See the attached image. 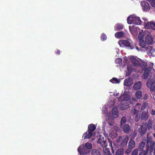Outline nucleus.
I'll list each match as a JSON object with an SVG mask.
<instances>
[{
	"mask_svg": "<svg viewBox=\"0 0 155 155\" xmlns=\"http://www.w3.org/2000/svg\"><path fill=\"white\" fill-rule=\"evenodd\" d=\"M129 137L127 136H120L117 139L116 141L118 143H121V146L123 147L127 145Z\"/></svg>",
	"mask_w": 155,
	"mask_h": 155,
	"instance_id": "obj_4",
	"label": "nucleus"
},
{
	"mask_svg": "<svg viewBox=\"0 0 155 155\" xmlns=\"http://www.w3.org/2000/svg\"><path fill=\"white\" fill-rule=\"evenodd\" d=\"M124 35V33L123 31H119L116 33L115 35L116 38H118L122 37Z\"/></svg>",
	"mask_w": 155,
	"mask_h": 155,
	"instance_id": "obj_29",
	"label": "nucleus"
},
{
	"mask_svg": "<svg viewBox=\"0 0 155 155\" xmlns=\"http://www.w3.org/2000/svg\"><path fill=\"white\" fill-rule=\"evenodd\" d=\"M151 4L152 7H155V0H153Z\"/></svg>",
	"mask_w": 155,
	"mask_h": 155,
	"instance_id": "obj_44",
	"label": "nucleus"
},
{
	"mask_svg": "<svg viewBox=\"0 0 155 155\" xmlns=\"http://www.w3.org/2000/svg\"><path fill=\"white\" fill-rule=\"evenodd\" d=\"M134 133L135 134V135H136L137 134V132L136 131H135Z\"/></svg>",
	"mask_w": 155,
	"mask_h": 155,
	"instance_id": "obj_53",
	"label": "nucleus"
},
{
	"mask_svg": "<svg viewBox=\"0 0 155 155\" xmlns=\"http://www.w3.org/2000/svg\"><path fill=\"white\" fill-rule=\"evenodd\" d=\"M111 136L113 138L116 137L117 136V133L116 131L112 132L111 134Z\"/></svg>",
	"mask_w": 155,
	"mask_h": 155,
	"instance_id": "obj_38",
	"label": "nucleus"
},
{
	"mask_svg": "<svg viewBox=\"0 0 155 155\" xmlns=\"http://www.w3.org/2000/svg\"><path fill=\"white\" fill-rule=\"evenodd\" d=\"M140 118V116L136 114L135 118V120L136 121H138L139 119Z\"/></svg>",
	"mask_w": 155,
	"mask_h": 155,
	"instance_id": "obj_43",
	"label": "nucleus"
},
{
	"mask_svg": "<svg viewBox=\"0 0 155 155\" xmlns=\"http://www.w3.org/2000/svg\"><path fill=\"white\" fill-rule=\"evenodd\" d=\"M84 147H85V148L87 149L88 150L91 149L92 148V145L91 143H86L85 145H83Z\"/></svg>",
	"mask_w": 155,
	"mask_h": 155,
	"instance_id": "obj_33",
	"label": "nucleus"
},
{
	"mask_svg": "<svg viewBox=\"0 0 155 155\" xmlns=\"http://www.w3.org/2000/svg\"><path fill=\"white\" fill-rule=\"evenodd\" d=\"M138 149H134L132 152L131 155H137L138 154Z\"/></svg>",
	"mask_w": 155,
	"mask_h": 155,
	"instance_id": "obj_36",
	"label": "nucleus"
},
{
	"mask_svg": "<svg viewBox=\"0 0 155 155\" xmlns=\"http://www.w3.org/2000/svg\"><path fill=\"white\" fill-rule=\"evenodd\" d=\"M127 121L126 118L125 117H123L120 120V125L121 127L125 124Z\"/></svg>",
	"mask_w": 155,
	"mask_h": 155,
	"instance_id": "obj_32",
	"label": "nucleus"
},
{
	"mask_svg": "<svg viewBox=\"0 0 155 155\" xmlns=\"http://www.w3.org/2000/svg\"><path fill=\"white\" fill-rule=\"evenodd\" d=\"M153 128L155 130V124L153 126Z\"/></svg>",
	"mask_w": 155,
	"mask_h": 155,
	"instance_id": "obj_50",
	"label": "nucleus"
},
{
	"mask_svg": "<svg viewBox=\"0 0 155 155\" xmlns=\"http://www.w3.org/2000/svg\"><path fill=\"white\" fill-rule=\"evenodd\" d=\"M141 118L143 119H147L148 118V116L147 114L145 113L143 114V113H142L141 115Z\"/></svg>",
	"mask_w": 155,
	"mask_h": 155,
	"instance_id": "obj_37",
	"label": "nucleus"
},
{
	"mask_svg": "<svg viewBox=\"0 0 155 155\" xmlns=\"http://www.w3.org/2000/svg\"><path fill=\"white\" fill-rule=\"evenodd\" d=\"M140 5L143 11H148L150 10L149 5L147 2L142 1L141 2Z\"/></svg>",
	"mask_w": 155,
	"mask_h": 155,
	"instance_id": "obj_9",
	"label": "nucleus"
},
{
	"mask_svg": "<svg viewBox=\"0 0 155 155\" xmlns=\"http://www.w3.org/2000/svg\"><path fill=\"white\" fill-rule=\"evenodd\" d=\"M149 151V149L146 148V150H141L138 155H147Z\"/></svg>",
	"mask_w": 155,
	"mask_h": 155,
	"instance_id": "obj_28",
	"label": "nucleus"
},
{
	"mask_svg": "<svg viewBox=\"0 0 155 155\" xmlns=\"http://www.w3.org/2000/svg\"><path fill=\"white\" fill-rule=\"evenodd\" d=\"M96 128V127L93 124H91L88 125V131L93 133L94 132Z\"/></svg>",
	"mask_w": 155,
	"mask_h": 155,
	"instance_id": "obj_20",
	"label": "nucleus"
},
{
	"mask_svg": "<svg viewBox=\"0 0 155 155\" xmlns=\"http://www.w3.org/2000/svg\"><path fill=\"white\" fill-rule=\"evenodd\" d=\"M132 149L130 148V147H128L126 149L125 151V152L126 154H129L132 151Z\"/></svg>",
	"mask_w": 155,
	"mask_h": 155,
	"instance_id": "obj_40",
	"label": "nucleus"
},
{
	"mask_svg": "<svg viewBox=\"0 0 155 155\" xmlns=\"http://www.w3.org/2000/svg\"><path fill=\"white\" fill-rule=\"evenodd\" d=\"M154 145L155 142L153 140L152 137L149 136L148 134H147L146 147L147 148L149 149L150 153L151 155H152L151 153L153 152Z\"/></svg>",
	"mask_w": 155,
	"mask_h": 155,
	"instance_id": "obj_2",
	"label": "nucleus"
},
{
	"mask_svg": "<svg viewBox=\"0 0 155 155\" xmlns=\"http://www.w3.org/2000/svg\"><path fill=\"white\" fill-rule=\"evenodd\" d=\"M135 95L137 99H140L142 97V93L140 91H137L135 93Z\"/></svg>",
	"mask_w": 155,
	"mask_h": 155,
	"instance_id": "obj_24",
	"label": "nucleus"
},
{
	"mask_svg": "<svg viewBox=\"0 0 155 155\" xmlns=\"http://www.w3.org/2000/svg\"><path fill=\"white\" fill-rule=\"evenodd\" d=\"M124 153V149H118L116 152V155H123Z\"/></svg>",
	"mask_w": 155,
	"mask_h": 155,
	"instance_id": "obj_34",
	"label": "nucleus"
},
{
	"mask_svg": "<svg viewBox=\"0 0 155 155\" xmlns=\"http://www.w3.org/2000/svg\"><path fill=\"white\" fill-rule=\"evenodd\" d=\"M129 74H128V75H127V76H129Z\"/></svg>",
	"mask_w": 155,
	"mask_h": 155,
	"instance_id": "obj_58",
	"label": "nucleus"
},
{
	"mask_svg": "<svg viewBox=\"0 0 155 155\" xmlns=\"http://www.w3.org/2000/svg\"><path fill=\"white\" fill-rule=\"evenodd\" d=\"M138 132L141 136H143L147 132V125H141L140 127L139 128Z\"/></svg>",
	"mask_w": 155,
	"mask_h": 155,
	"instance_id": "obj_8",
	"label": "nucleus"
},
{
	"mask_svg": "<svg viewBox=\"0 0 155 155\" xmlns=\"http://www.w3.org/2000/svg\"><path fill=\"white\" fill-rule=\"evenodd\" d=\"M122 44L124 46L129 48V49H134L135 47V46H133V44H131L130 43L129 41L127 40H123L122 41Z\"/></svg>",
	"mask_w": 155,
	"mask_h": 155,
	"instance_id": "obj_11",
	"label": "nucleus"
},
{
	"mask_svg": "<svg viewBox=\"0 0 155 155\" xmlns=\"http://www.w3.org/2000/svg\"><path fill=\"white\" fill-rule=\"evenodd\" d=\"M153 155H155V147H154V150Z\"/></svg>",
	"mask_w": 155,
	"mask_h": 155,
	"instance_id": "obj_51",
	"label": "nucleus"
},
{
	"mask_svg": "<svg viewBox=\"0 0 155 155\" xmlns=\"http://www.w3.org/2000/svg\"><path fill=\"white\" fill-rule=\"evenodd\" d=\"M108 123L109 124V125L110 126H113V124H114V123H113H113H111V122H110L109 121H108Z\"/></svg>",
	"mask_w": 155,
	"mask_h": 155,
	"instance_id": "obj_46",
	"label": "nucleus"
},
{
	"mask_svg": "<svg viewBox=\"0 0 155 155\" xmlns=\"http://www.w3.org/2000/svg\"><path fill=\"white\" fill-rule=\"evenodd\" d=\"M78 150L79 153L82 154H86L88 153L90 151V150L85 148L83 145H81L78 147Z\"/></svg>",
	"mask_w": 155,
	"mask_h": 155,
	"instance_id": "obj_6",
	"label": "nucleus"
},
{
	"mask_svg": "<svg viewBox=\"0 0 155 155\" xmlns=\"http://www.w3.org/2000/svg\"><path fill=\"white\" fill-rule=\"evenodd\" d=\"M129 107V105L127 102H125L121 104L120 106V108L121 110H125L127 109Z\"/></svg>",
	"mask_w": 155,
	"mask_h": 155,
	"instance_id": "obj_19",
	"label": "nucleus"
},
{
	"mask_svg": "<svg viewBox=\"0 0 155 155\" xmlns=\"http://www.w3.org/2000/svg\"><path fill=\"white\" fill-rule=\"evenodd\" d=\"M104 135H105V138H107V134H104Z\"/></svg>",
	"mask_w": 155,
	"mask_h": 155,
	"instance_id": "obj_49",
	"label": "nucleus"
},
{
	"mask_svg": "<svg viewBox=\"0 0 155 155\" xmlns=\"http://www.w3.org/2000/svg\"><path fill=\"white\" fill-rule=\"evenodd\" d=\"M148 95L147 94H145L143 95V99L144 100H147L148 98Z\"/></svg>",
	"mask_w": 155,
	"mask_h": 155,
	"instance_id": "obj_42",
	"label": "nucleus"
},
{
	"mask_svg": "<svg viewBox=\"0 0 155 155\" xmlns=\"http://www.w3.org/2000/svg\"><path fill=\"white\" fill-rule=\"evenodd\" d=\"M139 45L143 49L142 50L144 51H147V50H149V51L152 48V47L151 46L147 45L145 43L144 41L143 40H140Z\"/></svg>",
	"mask_w": 155,
	"mask_h": 155,
	"instance_id": "obj_7",
	"label": "nucleus"
},
{
	"mask_svg": "<svg viewBox=\"0 0 155 155\" xmlns=\"http://www.w3.org/2000/svg\"><path fill=\"white\" fill-rule=\"evenodd\" d=\"M124 27L123 25L119 24H117L114 27V29L116 31H119L122 30Z\"/></svg>",
	"mask_w": 155,
	"mask_h": 155,
	"instance_id": "obj_25",
	"label": "nucleus"
},
{
	"mask_svg": "<svg viewBox=\"0 0 155 155\" xmlns=\"http://www.w3.org/2000/svg\"><path fill=\"white\" fill-rule=\"evenodd\" d=\"M122 129L124 132L125 133H128L131 131V127L127 124H124L122 127Z\"/></svg>",
	"mask_w": 155,
	"mask_h": 155,
	"instance_id": "obj_15",
	"label": "nucleus"
},
{
	"mask_svg": "<svg viewBox=\"0 0 155 155\" xmlns=\"http://www.w3.org/2000/svg\"><path fill=\"white\" fill-rule=\"evenodd\" d=\"M153 38L151 35H147L145 38V41L147 45H151L153 42Z\"/></svg>",
	"mask_w": 155,
	"mask_h": 155,
	"instance_id": "obj_14",
	"label": "nucleus"
},
{
	"mask_svg": "<svg viewBox=\"0 0 155 155\" xmlns=\"http://www.w3.org/2000/svg\"><path fill=\"white\" fill-rule=\"evenodd\" d=\"M132 99H133V100L134 101H136V99L135 98H133Z\"/></svg>",
	"mask_w": 155,
	"mask_h": 155,
	"instance_id": "obj_52",
	"label": "nucleus"
},
{
	"mask_svg": "<svg viewBox=\"0 0 155 155\" xmlns=\"http://www.w3.org/2000/svg\"><path fill=\"white\" fill-rule=\"evenodd\" d=\"M135 146V141L132 140H130L128 143V147H130V148L133 149Z\"/></svg>",
	"mask_w": 155,
	"mask_h": 155,
	"instance_id": "obj_23",
	"label": "nucleus"
},
{
	"mask_svg": "<svg viewBox=\"0 0 155 155\" xmlns=\"http://www.w3.org/2000/svg\"><path fill=\"white\" fill-rule=\"evenodd\" d=\"M61 51L59 50H58L57 53H56V54L57 55H59L60 54Z\"/></svg>",
	"mask_w": 155,
	"mask_h": 155,
	"instance_id": "obj_48",
	"label": "nucleus"
},
{
	"mask_svg": "<svg viewBox=\"0 0 155 155\" xmlns=\"http://www.w3.org/2000/svg\"><path fill=\"white\" fill-rule=\"evenodd\" d=\"M122 61V59L120 58H118L115 60V62L116 64H119Z\"/></svg>",
	"mask_w": 155,
	"mask_h": 155,
	"instance_id": "obj_39",
	"label": "nucleus"
},
{
	"mask_svg": "<svg viewBox=\"0 0 155 155\" xmlns=\"http://www.w3.org/2000/svg\"><path fill=\"white\" fill-rule=\"evenodd\" d=\"M112 114L113 116L116 118L118 116V111L117 107L116 106H114L112 110Z\"/></svg>",
	"mask_w": 155,
	"mask_h": 155,
	"instance_id": "obj_22",
	"label": "nucleus"
},
{
	"mask_svg": "<svg viewBox=\"0 0 155 155\" xmlns=\"http://www.w3.org/2000/svg\"><path fill=\"white\" fill-rule=\"evenodd\" d=\"M143 125H146L147 127V130L148 129V130H150L152 128V121L151 119H149L147 123H146V124Z\"/></svg>",
	"mask_w": 155,
	"mask_h": 155,
	"instance_id": "obj_21",
	"label": "nucleus"
},
{
	"mask_svg": "<svg viewBox=\"0 0 155 155\" xmlns=\"http://www.w3.org/2000/svg\"><path fill=\"white\" fill-rule=\"evenodd\" d=\"M93 134L91 132L89 131L86 132L83 134V136H84V139H86L90 138L92 137Z\"/></svg>",
	"mask_w": 155,
	"mask_h": 155,
	"instance_id": "obj_16",
	"label": "nucleus"
},
{
	"mask_svg": "<svg viewBox=\"0 0 155 155\" xmlns=\"http://www.w3.org/2000/svg\"><path fill=\"white\" fill-rule=\"evenodd\" d=\"M142 85V82L140 81H138L134 84L133 88L135 90H137L140 89Z\"/></svg>",
	"mask_w": 155,
	"mask_h": 155,
	"instance_id": "obj_18",
	"label": "nucleus"
},
{
	"mask_svg": "<svg viewBox=\"0 0 155 155\" xmlns=\"http://www.w3.org/2000/svg\"><path fill=\"white\" fill-rule=\"evenodd\" d=\"M107 139L109 141V139L108 138H104V137H101V135H99V137L98 139L97 142L99 144H100L101 146L103 148L106 147L107 145Z\"/></svg>",
	"mask_w": 155,
	"mask_h": 155,
	"instance_id": "obj_5",
	"label": "nucleus"
},
{
	"mask_svg": "<svg viewBox=\"0 0 155 155\" xmlns=\"http://www.w3.org/2000/svg\"><path fill=\"white\" fill-rule=\"evenodd\" d=\"M110 81L113 84H119L120 81L119 80H118L117 78H113L110 80Z\"/></svg>",
	"mask_w": 155,
	"mask_h": 155,
	"instance_id": "obj_31",
	"label": "nucleus"
},
{
	"mask_svg": "<svg viewBox=\"0 0 155 155\" xmlns=\"http://www.w3.org/2000/svg\"><path fill=\"white\" fill-rule=\"evenodd\" d=\"M133 46H135V48H136V49L138 50V51H139V48H138V47L137 46H136V45H135V44H134V45H133Z\"/></svg>",
	"mask_w": 155,
	"mask_h": 155,
	"instance_id": "obj_47",
	"label": "nucleus"
},
{
	"mask_svg": "<svg viewBox=\"0 0 155 155\" xmlns=\"http://www.w3.org/2000/svg\"><path fill=\"white\" fill-rule=\"evenodd\" d=\"M147 54H148V55H150V53H147Z\"/></svg>",
	"mask_w": 155,
	"mask_h": 155,
	"instance_id": "obj_56",
	"label": "nucleus"
},
{
	"mask_svg": "<svg viewBox=\"0 0 155 155\" xmlns=\"http://www.w3.org/2000/svg\"><path fill=\"white\" fill-rule=\"evenodd\" d=\"M91 153L92 155H101L100 151L97 149H93L91 152Z\"/></svg>",
	"mask_w": 155,
	"mask_h": 155,
	"instance_id": "obj_26",
	"label": "nucleus"
},
{
	"mask_svg": "<svg viewBox=\"0 0 155 155\" xmlns=\"http://www.w3.org/2000/svg\"><path fill=\"white\" fill-rule=\"evenodd\" d=\"M153 137L155 138V134L154 133L153 134Z\"/></svg>",
	"mask_w": 155,
	"mask_h": 155,
	"instance_id": "obj_54",
	"label": "nucleus"
},
{
	"mask_svg": "<svg viewBox=\"0 0 155 155\" xmlns=\"http://www.w3.org/2000/svg\"><path fill=\"white\" fill-rule=\"evenodd\" d=\"M124 86H129L132 84L130 80L129 79H126L124 81Z\"/></svg>",
	"mask_w": 155,
	"mask_h": 155,
	"instance_id": "obj_27",
	"label": "nucleus"
},
{
	"mask_svg": "<svg viewBox=\"0 0 155 155\" xmlns=\"http://www.w3.org/2000/svg\"><path fill=\"white\" fill-rule=\"evenodd\" d=\"M130 60L132 64L136 67L139 66L142 68H145L147 66V63L146 62L142 61L141 60H140V62L134 57H130Z\"/></svg>",
	"mask_w": 155,
	"mask_h": 155,
	"instance_id": "obj_1",
	"label": "nucleus"
},
{
	"mask_svg": "<svg viewBox=\"0 0 155 155\" xmlns=\"http://www.w3.org/2000/svg\"><path fill=\"white\" fill-rule=\"evenodd\" d=\"M130 31H131V30L130 28Z\"/></svg>",
	"mask_w": 155,
	"mask_h": 155,
	"instance_id": "obj_57",
	"label": "nucleus"
},
{
	"mask_svg": "<svg viewBox=\"0 0 155 155\" xmlns=\"http://www.w3.org/2000/svg\"><path fill=\"white\" fill-rule=\"evenodd\" d=\"M118 96V94H116V96Z\"/></svg>",
	"mask_w": 155,
	"mask_h": 155,
	"instance_id": "obj_55",
	"label": "nucleus"
},
{
	"mask_svg": "<svg viewBox=\"0 0 155 155\" xmlns=\"http://www.w3.org/2000/svg\"><path fill=\"white\" fill-rule=\"evenodd\" d=\"M150 113L152 115H155V110H153V109H152Z\"/></svg>",
	"mask_w": 155,
	"mask_h": 155,
	"instance_id": "obj_45",
	"label": "nucleus"
},
{
	"mask_svg": "<svg viewBox=\"0 0 155 155\" xmlns=\"http://www.w3.org/2000/svg\"><path fill=\"white\" fill-rule=\"evenodd\" d=\"M146 67L145 68H142L144 71V73L143 75V78L144 79H147L150 72V68H147Z\"/></svg>",
	"mask_w": 155,
	"mask_h": 155,
	"instance_id": "obj_12",
	"label": "nucleus"
},
{
	"mask_svg": "<svg viewBox=\"0 0 155 155\" xmlns=\"http://www.w3.org/2000/svg\"><path fill=\"white\" fill-rule=\"evenodd\" d=\"M103 151L104 155H112L108 148H105L104 149Z\"/></svg>",
	"mask_w": 155,
	"mask_h": 155,
	"instance_id": "obj_30",
	"label": "nucleus"
},
{
	"mask_svg": "<svg viewBox=\"0 0 155 155\" xmlns=\"http://www.w3.org/2000/svg\"><path fill=\"white\" fill-rule=\"evenodd\" d=\"M107 37L105 34L103 33L101 34V41H104L107 39Z\"/></svg>",
	"mask_w": 155,
	"mask_h": 155,
	"instance_id": "obj_35",
	"label": "nucleus"
},
{
	"mask_svg": "<svg viewBox=\"0 0 155 155\" xmlns=\"http://www.w3.org/2000/svg\"><path fill=\"white\" fill-rule=\"evenodd\" d=\"M147 106V105L146 104H145V103H143V105H142V106H141V109L142 110H144L145 109V108Z\"/></svg>",
	"mask_w": 155,
	"mask_h": 155,
	"instance_id": "obj_41",
	"label": "nucleus"
},
{
	"mask_svg": "<svg viewBox=\"0 0 155 155\" xmlns=\"http://www.w3.org/2000/svg\"><path fill=\"white\" fill-rule=\"evenodd\" d=\"M118 100L120 101H127L129 100L130 97L128 95L124 94L121 95L119 97L117 98Z\"/></svg>",
	"mask_w": 155,
	"mask_h": 155,
	"instance_id": "obj_13",
	"label": "nucleus"
},
{
	"mask_svg": "<svg viewBox=\"0 0 155 155\" xmlns=\"http://www.w3.org/2000/svg\"><path fill=\"white\" fill-rule=\"evenodd\" d=\"M144 25L147 29L151 28L155 30V23L153 21L144 22Z\"/></svg>",
	"mask_w": 155,
	"mask_h": 155,
	"instance_id": "obj_10",
	"label": "nucleus"
},
{
	"mask_svg": "<svg viewBox=\"0 0 155 155\" xmlns=\"http://www.w3.org/2000/svg\"><path fill=\"white\" fill-rule=\"evenodd\" d=\"M146 142V140L143 139L142 140V141L139 144L138 148L137 149H138L139 151H141L143 150V149L145 145Z\"/></svg>",
	"mask_w": 155,
	"mask_h": 155,
	"instance_id": "obj_17",
	"label": "nucleus"
},
{
	"mask_svg": "<svg viewBox=\"0 0 155 155\" xmlns=\"http://www.w3.org/2000/svg\"><path fill=\"white\" fill-rule=\"evenodd\" d=\"M127 20L128 23L129 24H134L138 25L140 24L141 22L139 17H134L133 15L129 16L127 18Z\"/></svg>",
	"mask_w": 155,
	"mask_h": 155,
	"instance_id": "obj_3",
	"label": "nucleus"
}]
</instances>
